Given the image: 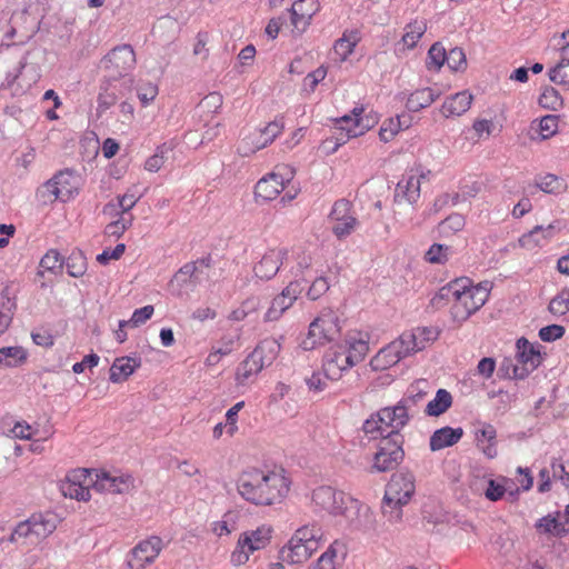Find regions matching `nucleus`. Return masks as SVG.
<instances>
[{
    "label": "nucleus",
    "mask_w": 569,
    "mask_h": 569,
    "mask_svg": "<svg viewBox=\"0 0 569 569\" xmlns=\"http://www.w3.org/2000/svg\"><path fill=\"white\" fill-rule=\"evenodd\" d=\"M134 486V479L130 475L98 471L89 469H74L61 481L60 490L64 497L78 501L90 499V487L99 492L124 493Z\"/></svg>",
    "instance_id": "f257e3e1"
},
{
    "label": "nucleus",
    "mask_w": 569,
    "mask_h": 569,
    "mask_svg": "<svg viewBox=\"0 0 569 569\" xmlns=\"http://www.w3.org/2000/svg\"><path fill=\"white\" fill-rule=\"evenodd\" d=\"M239 495L256 506H272L281 502L289 492L290 481L284 471L249 468L237 481Z\"/></svg>",
    "instance_id": "f03ea898"
},
{
    "label": "nucleus",
    "mask_w": 569,
    "mask_h": 569,
    "mask_svg": "<svg viewBox=\"0 0 569 569\" xmlns=\"http://www.w3.org/2000/svg\"><path fill=\"white\" fill-rule=\"evenodd\" d=\"M489 293L488 282L472 286L469 278H459L443 286L433 297L432 302L436 306H439L442 300L450 302L453 319L461 322L486 303Z\"/></svg>",
    "instance_id": "7ed1b4c3"
},
{
    "label": "nucleus",
    "mask_w": 569,
    "mask_h": 569,
    "mask_svg": "<svg viewBox=\"0 0 569 569\" xmlns=\"http://www.w3.org/2000/svg\"><path fill=\"white\" fill-rule=\"evenodd\" d=\"M311 500L317 509L335 517H343L355 529H366L371 523L372 515L369 507L333 487L316 488L312 491Z\"/></svg>",
    "instance_id": "20e7f679"
},
{
    "label": "nucleus",
    "mask_w": 569,
    "mask_h": 569,
    "mask_svg": "<svg viewBox=\"0 0 569 569\" xmlns=\"http://www.w3.org/2000/svg\"><path fill=\"white\" fill-rule=\"evenodd\" d=\"M326 542L322 529L317 525L298 528L288 543L282 547L281 559L291 565L306 562Z\"/></svg>",
    "instance_id": "39448f33"
},
{
    "label": "nucleus",
    "mask_w": 569,
    "mask_h": 569,
    "mask_svg": "<svg viewBox=\"0 0 569 569\" xmlns=\"http://www.w3.org/2000/svg\"><path fill=\"white\" fill-rule=\"evenodd\" d=\"M439 331L432 327L416 328L406 331L386 347L381 348L376 356H410L426 349V347L438 338Z\"/></svg>",
    "instance_id": "423d86ee"
},
{
    "label": "nucleus",
    "mask_w": 569,
    "mask_h": 569,
    "mask_svg": "<svg viewBox=\"0 0 569 569\" xmlns=\"http://www.w3.org/2000/svg\"><path fill=\"white\" fill-rule=\"evenodd\" d=\"M211 257H203L196 261L184 263L171 278L168 289L176 297H183L193 291L208 274L204 270L211 267Z\"/></svg>",
    "instance_id": "0eeeda50"
},
{
    "label": "nucleus",
    "mask_w": 569,
    "mask_h": 569,
    "mask_svg": "<svg viewBox=\"0 0 569 569\" xmlns=\"http://www.w3.org/2000/svg\"><path fill=\"white\" fill-rule=\"evenodd\" d=\"M58 526V516L53 512L33 513L30 518L17 525L11 533V541L21 539L29 545H37L49 537Z\"/></svg>",
    "instance_id": "6e6552de"
},
{
    "label": "nucleus",
    "mask_w": 569,
    "mask_h": 569,
    "mask_svg": "<svg viewBox=\"0 0 569 569\" xmlns=\"http://www.w3.org/2000/svg\"><path fill=\"white\" fill-rule=\"evenodd\" d=\"M340 319L333 310H323L309 326L307 337L300 346L305 351L316 350L332 341L340 332Z\"/></svg>",
    "instance_id": "1a4fd4ad"
},
{
    "label": "nucleus",
    "mask_w": 569,
    "mask_h": 569,
    "mask_svg": "<svg viewBox=\"0 0 569 569\" xmlns=\"http://www.w3.org/2000/svg\"><path fill=\"white\" fill-rule=\"evenodd\" d=\"M78 180L72 170H61L38 189L37 197L44 204L56 200L67 202L78 193Z\"/></svg>",
    "instance_id": "9d476101"
},
{
    "label": "nucleus",
    "mask_w": 569,
    "mask_h": 569,
    "mask_svg": "<svg viewBox=\"0 0 569 569\" xmlns=\"http://www.w3.org/2000/svg\"><path fill=\"white\" fill-rule=\"evenodd\" d=\"M363 108H353L351 114H345L336 119L337 146H341L349 139L363 134L377 123L376 116L363 114Z\"/></svg>",
    "instance_id": "9b49d317"
},
{
    "label": "nucleus",
    "mask_w": 569,
    "mask_h": 569,
    "mask_svg": "<svg viewBox=\"0 0 569 569\" xmlns=\"http://www.w3.org/2000/svg\"><path fill=\"white\" fill-rule=\"evenodd\" d=\"M108 71V78L128 80L126 76L136 66V54L131 46L122 44L113 48L101 61Z\"/></svg>",
    "instance_id": "f8f14e48"
},
{
    "label": "nucleus",
    "mask_w": 569,
    "mask_h": 569,
    "mask_svg": "<svg viewBox=\"0 0 569 569\" xmlns=\"http://www.w3.org/2000/svg\"><path fill=\"white\" fill-rule=\"evenodd\" d=\"M402 445L403 437L381 440L379 449L373 456L371 472H386L395 469L405 457Z\"/></svg>",
    "instance_id": "ddd939ff"
},
{
    "label": "nucleus",
    "mask_w": 569,
    "mask_h": 569,
    "mask_svg": "<svg viewBox=\"0 0 569 569\" xmlns=\"http://www.w3.org/2000/svg\"><path fill=\"white\" fill-rule=\"evenodd\" d=\"M277 172H271L261 178L254 187V196L262 201L274 200L284 189L286 183L293 178V170L287 166L278 167Z\"/></svg>",
    "instance_id": "4468645a"
},
{
    "label": "nucleus",
    "mask_w": 569,
    "mask_h": 569,
    "mask_svg": "<svg viewBox=\"0 0 569 569\" xmlns=\"http://www.w3.org/2000/svg\"><path fill=\"white\" fill-rule=\"evenodd\" d=\"M163 542L160 537L151 536L140 541L129 553L127 566L130 569H144L160 555Z\"/></svg>",
    "instance_id": "2eb2a0df"
},
{
    "label": "nucleus",
    "mask_w": 569,
    "mask_h": 569,
    "mask_svg": "<svg viewBox=\"0 0 569 569\" xmlns=\"http://www.w3.org/2000/svg\"><path fill=\"white\" fill-rule=\"evenodd\" d=\"M332 222V232L338 239H345L351 234L357 226L358 220L352 212L351 202L346 199L337 200L330 212Z\"/></svg>",
    "instance_id": "dca6fc26"
},
{
    "label": "nucleus",
    "mask_w": 569,
    "mask_h": 569,
    "mask_svg": "<svg viewBox=\"0 0 569 569\" xmlns=\"http://www.w3.org/2000/svg\"><path fill=\"white\" fill-rule=\"evenodd\" d=\"M407 400H400L393 407H385L378 410L385 429H387V438L402 437L400 430L403 429L409 422Z\"/></svg>",
    "instance_id": "f3484780"
},
{
    "label": "nucleus",
    "mask_w": 569,
    "mask_h": 569,
    "mask_svg": "<svg viewBox=\"0 0 569 569\" xmlns=\"http://www.w3.org/2000/svg\"><path fill=\"white\" fill-rule=\"evenodd\" d=\"M303 290L305 286L300 282V280L295 279L290 281L289 284L281 291V293L272 300L271 306L264 315V320H278L282 313L295 303Z\"/></svg>",
    "instance_id": "a211bd4d"
},
{
    "label": "nucleus",
    "mask_w": 569,
    "mask_h": 569,
    "mask_svg": "<svg viewBox=\"0 0 569 569\" xmlns=\"http://www.w3.org/2000/svg\"><path fill=\"white\" fill-rule=\"evenodd\" d=\"M416 491L415 476L409 471H399L391 476L387 483L385 495L392 501H405L409 503Z\"/></svg>",
    "instance_id": "6ab92c4d"
},
{
    "label": "nucleus",
    "mask_w": 569,
    "mask_h": 569,
    "mask_svg": "<svg viewBox=\"0 0 569 569\" xmlns=\"http://www.w3.org/2000/svg\"><path fill=\"white\" fill-rule=\"evenodd\" d=\"M131 80H118V79H106L100 86V92L98 96L99 113L106 112L110 107L116 104L120 97L126 94V91L130 90Z\"/></svg>",
    "instance_id": "aec40b11"
},
{
    "label": "nucleus",
    "mask_w": 569,
    "mask_h": 569,
    "mask_svg": "<svg viewBox=\"0 0 569 569\" xmlns=\"http://www.w3.org/2000/svg\"><path fill=\"white\" fill-rule=\"evenodd\" d=\"M425 177V173L419 169L407 171L397 183L395 200L398 202L407 201L411 204L416 203L420 198L421 179Z\"/></svg>",
    "instance_id": "412c9836"
},
{
    "label": "nucleus",
    "mask_w": 569,
    "mask_h": 569,
    "mask_svg": "<svg viewBox=\"0 0 569 569\" xmlns=\"http://www.w3.org/2000/svg\"><path fill=\"white\" fill-rule=\"evenodd\" d=\"M284 260H288V250L286 248L270 249L254 266V274L260 279L269 280L278 273L280 266L284 264Z\"/></svg>",
    "instance_id": "4be33fe9"
},
{
    "label": "nucleus",
    "mask_w": 569,
    "mask_h": 569,
    "mask_svg": "<svg viewBox=\"0 0 569 569\" xmlns=\"http://www.w3.org/2000/svg\"><path fill=\"white\" fill-rule=\"evenodd\" d=\"M542 358H503L500 371L508 379H525L541 365Z\"/></svg>",
    "instance_id": "5701e85b"
},
{
    "label": "nucleus",
    "mask_w": 569,
    "mask_h": 569,
    "mask_svg": "<svg viewBox=\"0 0 569 569\" xmlns=\"http://www.w3.org/2000/svg\"><path fill=\"white\" fill-rule=\"evenodd\" d=\"M283 128V117H277L273 121L269 122L264 128L247 137L244 141L248 144L252 146L251 151L254 152L272 143L274 139L282 132Z\"/></svg>",
    "instance_id": "b1692460"
},
{
    "label": "nucleus",
    "mask_w": 569,
    "mask_h": 569,
    "mask_svg": "<svg viewBox=\"0 0 569 569\" xmlns=\"http://www.w3.org/2000/svg\"><path fill=\"white\" fill-rule=\"evenodd\" d=\"M472 94L465 90L448 97L441 107V113L446 117H459L466 113L472 103Z\"/></svg>",
    "instance_id": "393cba45"
},
{
    "label": "nucleus",
    "mask_w": 569,
    "mask_h": 569,
    "mask_svg": "<svg viewBox=\"0 0 569 569\" xmlns=\"http://www.w3.org/2000/svg\"><path fill=\"white\" fill-rule=\"evenodd\" d=\"M555 228L549 224L547 227L536 226L529 232L519 238V246L528 250H535L546 244L553 236Z\"/></svg>",
    "instance_id": "a878e982"
},
{
    "label": "nucleus",
    "mask_w": 569,
    "mask_h": 569,
    "mask_svg": "<svg viewBox=\"0 0 569 569\" xmlns=\"http://www.w3.org/2000/svg\"><path fill=\"white\" fill-rule=\"evenodd\" d=\"M272 528L269 525H261L254 530H249L240 536V540L249 547L248 550L253 552L266 548L272 536Z\"/></svg>",
    "instance_id": "bb28decb"
},
{
    "label": "nucleus",
    "mask_w": 569,
    "mask_h": 569,
    "mask_svg": "<svg viewBox=\"0 0 569 569\" xmlns=\"http://www.w3.org/2000/svg\"><path fill=\"white\" fill-rule=\"evenodd\" d=\"M291 264L290 272L295 279L300 280L305 286L307 279L305 278V271L311 266V257L303 249H293L291 253H288V260H284V264Z\"/></svg>",
    "instance_id": "cd10ccee"
},
{
    "label": "nucleus",
    "mask_w": 569,
    "mask_h": 569,
    "mask_svg": "<svg viewBox=\"0 0 569 569\" xmlns=\"http://www.w3.org/2000/svg\"><path fill=\"white\" fill-rule=\"evenodd\" d=\"M463 435L461 428L443 427L436 430L430 437V449L438 451L457 443Z\"/></svg>",
    "instance_id": "c85d7f7f"
},
{
    "label": "nucleus",
    "mask_w": 569,
    "mask_h": 569,
    "mask_svg": "<svg viewBox=\"0 0 569 569\" xmlns=\"http://www.w3.org/2000/svg\"><path fill=\"white\" fill-rule=\"evenodd\" d=\"M141 358H114L110 367V380L113 383H120L127 380L137 368L140 367Z\"/></svg>",
    "instance_id": "c756f323"
},
{
    "label": "nucleus",
    "mask_w": 569,
    "mask_h": 569,
    "mask_svg": "<svg viewBox=\"0 0 569 569\" xmlns=\"http://www.w3.org/2000/svg\"><path fill=\"white\" fill-rule=\"evenodd\" d=\"M359 358H326L322 363L323 377L338 380L342 373L358 363Z\"/></svg>",
    "instance_id": "7c9ffc66"
},
{
    "label": "nucleus",
    "mask_w": 569,
    "mask_h": 569,
    "mask_svg": "<svg viewBox=\"0 0 569 569\" xmlns=\"http://www.w3.org/2000/svg\"><path fill=\"white\" fill-rule=\"evenodd\" d=\"M345 342L350 356H366L370 351V335L366 331H348L345 338Z\"/></svg>",
    "instance_id": "2f4dec72"
},
{
    "label": "nucleus",
    "mask_w": 569,
    "mask_h": 569,
    "mask_svg": "<svg viewBox=\"0 0 569 569\" xmlns=\"http://www.w3.org/2000/svg\"><path fill=\"white\" fill-rule=\"evenodd\" d=\"M439 91L431 88H422L412 92L407 99L406 107L411 112H418L429 107L438 97Z\"/></svg>",
    "instance_id": "473e14b6"
},
{
    "label": "nucleus",
    "mask_w": 569,
    "mask_h": 569,
    "mask_svg": "<svg viewBox=\"0 0 569 569\" xmlns=\"http://www.w3.org/2000/svg\"><path fill=\"white\" fill-rule=\"evenodd\" d=\"M359 41L360 33L358 30H346L342 33V37L335 42V53L340 58L341 61H345L353 52Z\"/></svg>",
    "instance_id": "72a5a7b5"
},
{
    "label": "nucleus",
    "mask_w": 569,
    "mask_h": 569,
    "mask_svg": "<svg viewBox=\"0 0 569 569\" xmlns=\"http://www.w3.org/2000/svg\"><path fill=\"white\" fill-rule=\"evenodd\" d=\"M263 366L262 358H244L236 370L237 382L240 385L247 383L261 371Z\"/></svg>",
    "instance_id": "f704fd0d"
},
{
    "label": "nucleus",
    "mask_w": 569,
    "mask_h": 569,
    "mask_svg": "<svg viewBox=\"0 0 569 569\" xmlns=\"http://www.w3.org/2000/svg\"><path fill=\"white\" fill-rule=\"evenodd\" d=\"M452 405V396L446 389H438L436 396L426 407V415L429 417H438L445 413Z\"/></svg>",
    "instance_id": "c9c22d12"
},
{
    "label": "nucleus",
    "mask_w": 569,
    "mask_h": 569,
    "mask_svg": "<svg viewBox=\"0 0 569 569\" xmlns=\"http://www.w3.org/2000/svg\"><path fill=\"white\" fill-rule=\"evenodd\" d=\"M427 31V23L425 20H413L406 24L405 33L401 38V43L406 49H413L421 37Z\"/></svg>",
    "instance_id": "e433bc0d"
},
{
    "label": "nucleus",
    "mask_w": 569,
    "mask_h": 569,
    "mask_svg": "<svg viewBox=\"0 0 569 569\" xmlns=\"http://www.w3.org/2000/svg\"><path fill=\"white\" fill-rule=\"evenodd\" d=\"M536 186L546 193L559 194L566 191L567 182L553 173H546L536 178Z\"/></svg>",
    "instance_id": "4c0bfd02"
},
{
    "label": "nucleus",
    "mask_w": 569,
    "mask_h": 569,
    "mask_svg": "<svg viewBox=\"0 0 569 569\" xmlns=\"http://www.w3.org/2000/svg\"><path fill=\"white\" fill-rule=\"evenodd\" d=\"M380 416L377 411L362 423L361 430L369 440H377L379 438H381V440L387 439V429H385L382 421L378 420Z\"/></svg>",
    "instance_id": "58836bf2"
},
{
    "label": "nucleus",
    "mask_w": 569,
    "mask_h": 569,
    "mask_svg": "<svg viewBox=\"0 0 569 569\" xmlns=\"http://www.w3.org/2000/svg\"><path fill=\"white\" fill-rule=\"evenodd\" d=\"M342 543L338 540H335L327 550L317 559V561L311 565L308 569H337L336 568V558L338 551L342 549Z\"/></svg>",
    "instance_id": "ea45409f"
},
{
    "label": "nucleus",
    "mask_w": 569,
    "mask_h": 569,
    "mask_svg": "<svg viewBox=\"0 0 569 569\" xmlns=\"http://www.w3.org/2000/svg\"><path fill=\"white\" fill-rule=\"evenodd\" d=\"M466 226L465 217L460 213H452L438 224L439 234L451 237L461 231Z\"/></svg>",
    "instance_id": "a19ab883"
},
{
    "label": "nucleus",
    "mask_w": 569,
    "mask_h": 569,
    "mask_svg": "<svg viewBox=\"0 0 569 569\" xmlns=\"http://www.w3.org/2000/svg\"><path fill=\"white\" fill-rule=\"evenodd\" d=\"M138 200L139 196H136V193H131L130 191H128L123 196L118 198V204H106L103 212L109 214H126L134 207Z\"/></svg>",
    "instance_id": "79ce46f5"
},
{
    "label": "nucleus",
    "mask_w": 569,
    "mask_h": 569,
    "mask_svg": "<svg viewBox=\"0 0 569 569\" xmlns=\"http://www.w3.org/2000/svg\"><path fill=\"white\" fill-rule=\"evenodd\" d=\"M406 505L407 502L405 501H396V498H392L391 501L387 498V495H385L381 506L382 515L389 522L397 523L402 519V507Z\"/></svg>",
    "instance_id": "37998d69"
},
{
    "label": "nucleus",
    "mask_w": 569,
    "mask_h": 569,
    "mask_svg": "<svg viewBox=\"0 0 569 569\" xmlns=\"http://www.w3.org/2000/svg\"><path fill=\"white\" fill-rule=\"evenodd\" d=\"M452 248L441 243H433L425 254V259L432 264H445L452 256Z\"/></svg>",
    "instance_id": "c03bdc74"
},
{
    "label": "nucleus",
    "mask_w": 569,
    "mask_h": 569,
    "mask_svg": "<svg viewBox=\"0 0 569 569\" xmlns=\"http://www.w3.org/2000/svg\"><path fill=\"white\" fill-rule=\"evenodd\" d=\"M64 264L68 274L73 278L82 277L87 270V259L79 250L72 251L67 258Z\"/></svg>",
    "instance_id": "a18cd8bd"
},
{
    "label": "nucleus",
    "mask_w": 569,
    "mask_h": 569,
    "mask_svg": "<svg viewBox=\"0 0 569 569\" xmlns=\"http://www.w3.org/2000/svg\"><path fill=\"white\" fill-rule=\"evenodd\" d=\"M447 50L440 42H435L427 54L426 67L428 70L439 71L446 63Z\"/></svg>",
    "instance_id": "49530a36"
},
{
    "label": "nucleus",
    "mask_w": 569,
    "mask_h": 569,
    "mask_svg": "<svg viewBox=\"0 0 569 569\" xmlns=\"http://www.w3.org/2000/svg\"><path fill=\"white\" fill-rule=\"evenodd\" d=\"M14 302L4 293L0 295V335L10 326L13 317Z\"/></svg>",
    "instance_id": "de8ad7c7"
},
{
    "label": "nucleus",
    "mask_w": 569,
    "mask_h": 569,
    "mask_svg": "<svg viewBox=\"0 0 569 569\" xmlns=\"http://www.w3.org/2000/svg\"><path fill=\"white\" fill-rule=\"evenodd\" d=\"M539 104L545 109L556 111L562 107L563 100L555 88L547 87L539 97Z\"/></svg>",
    "instance_id": "09e8293b"
},
{
    "label": "nucleus",
    "mask_w": 569,
    "mask_h": 569,
    "mask_svg": "<svg viewBox=\"0 0 569 569\" xmlns=\"http://www.w3.org/2000/svg\"><path fill=\"white\" fill-rule=\"evenodd\" d=\"M319 10V4L316 0H296L291 8L290 13L300 14L302 18H310Z\"/></svg>",
    "instance_id": "8fccbe9b"
},
{
    "label": "nucleus",
    "mask_w": 569,
    "mask_h": 569,
    "mask_svg": "<svg viewBox=\"0 0 569 569\" xmlns=\"http://www.w3.org/2000/svg\"><path fill=\"white\" fill-rule=\"evenodd\" d=\"M153 306L148 305L142 308L136 309L129 320H120V327L132 326L139 327L149 320L153 315Z\"/></svg>",
    "instance_id": "3c124183"
},
{
    "label": "nucleus",
    "mask_w": 569,
    "mask_h": 569,
    "mask_svg": "<svg viewBox=\"0 0 569 569\" xmlns=\"http://www.w3.org/2000/svg\"><path fill=\"white\" fill-rule=\"evenodd\" d=\"M515 347V356H546V352H542V346L540 343H532L525 337L517 339Z\"/></svg>",
    "instance_id": "603ef678"
},
{
    "label": "nucleus",
    "mask_w": 569,
    "mask_h": 569,
    "mask_svg": "<svg viewBox=\"0 0 569 569\" xmlns=\"http://www.w3.org/2000/svg\"><path fill=\"white\" fill-rule=\"evenodd\" d=\"M63 267V260L57 250H49L40 260V268L44 271L58 272Z\"/></svg>",
    "instance_id": "864d4df0"
},
{
    "label": "nucleus",
    "mask_w": 569,
    "mask_h": 569,
    "mask_svg": "<svg viewBox=\"0 0 569 569\" xmlns=\"http://www.w3.org/2000/svg\"><path fill=\"white\" fill-rule=\"evenodd\" d=\"M536 528L543 533H551L553 536H560L563 531V526L558 521L556 517L548 515L542 517L536 523Z\"/></svg>",
    "instance_id": "5fc2aeb1"
},
{
    "label": "nucleus",
    "mask_w": 569,
    "mask_h": 569,
    "mask_svg": "<svg viewBox=\"0 0 569 569\" xmlns=\"http://www.w3.org/2000/svg\"><path fill=\"white\" fill-rule=\"evenodd\" d=\"M120 217L108 223L104 229V233L109 237L120 238L124 231L131 226L132 217L126 218L124 214L119 213Z\"/></svg>",
    "instance_id": "6e6d98bb"
},
{
    "label": "nucleus",
    "mask_w": 569,
    "mask_h": 569,
    "mask_svg": "<svg viewBox=\"0 0 569 569\" xmlns=\"http://www.w3.org/2000/svg\"><path fill=\"white\" fill-rule=\"evenodd\" d=\"M549 311L555 316H563L569 311V290H562L549 302Z\"/></svg>",
    "instance_id": "4d7b16f0"
},
{
    "label": "nucleus",
    "mask_w": 569,
    "mask_h": 569,
    "mask_svg": "<svg viewBox=\"0 0 569 569\" xmlns=\"http://www.w3.org/2000/svg\"><path fill=\"white\" fill-rule=\"evenodd\" d=\"M446 63L453 71H459L466 68L467 60L463 50L455 47L447 52Z\"/></svg>",
    "instance_id": "13d9d810"
},
{
    "label": "nucleus",
    "mask_w": 569,
    "mask_h": 569,
    "mask_svg": "<svg viewBox=\"0 0 569 569\" xmlns=\"http://www.w3.org/2000/svg\"><path fill=\"white\" fill-rule=\"evenodd\" d=\"M244 401H239L234 403L226 413V432L228 436L232 437L238 431V413L243 408Z\"/></svg>",
    "instance_id": "bf43d9fd"
},
{
    "label": "nucleus",
    "mask_w": 569,
    "mask_h": 569,
    "mask_svg": "<svg viewBox=\"0 0 569 569\" xmlns=\"http://www.w3.org/2000/svg\"><path fill=\"white\" fill-rule=\"evenodd\" d=\"M281 351V345L278 339L273 337L266 338L259 342L253 353L258 356H277Z\"/></svg>",
    "instance_id": "052dcab7"
},
{
    "label": "nucleus",
    "mask_w": 569,
    "mask_h": 569,
    "mask_svg": "<svg viewBox=\"0 0 569 569\" xmlns=\"http://www.w3.org/2000/svg\"><path fill=\"white\" fill-rule=\"evenodd\" d=\"M549 79L558 84H569V62L559 61L549 70Z\"/></svg>",
    "instance_id": "680f3d73"
},
{
    "label": "nucleus",
    "mask_w": 569,
    "mask_h": 569,
    "mask_svg": "<svg viewBox=\"0 0 569 569\" xmlns=\"http://www.w3.org/2000/svg\"><path fill=\"white\" fill-rule=\"evenodd\" d=\"M158 94V87L151 82H144L137 88V97L143 107L148 106Z\"/></svg>",
    "instance_id": "e2e57ef3"
},
{
    "label": "nucleus",
    "mask_w": 569,
    "mask_h": 569,
    "mask_svg": "<svg viewBox=\"0 0 569 569\" xmlns=\"http://www.w3.org/2000/svg\"><path fill=\"white\" fill-rule=\"evenodd\" d=\"M247 549H249V547L247 545L244 546V543L239 538L237 546L230 556V562L232 566H242L249 560V557L253 551Z\"/></svg>",
    "instance_id": "0e129e2a"
},
{
    "label": "nucleus",
    "mask_w": 569,
    "mask_h": 569,
    "mask_svg": "<svg viewBox=\"0 0 569 569\" xmlns=\"http://www.w3.org/2000/svg\"><path fill=\"white\" fill-rule=\"evenodd\" d=\"M399 130L400 121L398 118H390L386 120L379 130L380 140L383 142L390 141L399 132Z\"/></svg>",
    "instance_id": "69168bd1"
},
{
    "label": "nucleus",
    "mask_w": 569,
    "mask_h": 569,
    "mask_svg": "<svg viewBox=\"0 0 569 569\" xmlns=\"http://www.w3.org/2000/svg\"><path fill=\"white\" fill-rule=\"evenodd\" d=\"M558 129V118L552 114L545 116L539 122V132L543 139L555 134Z\"/></svg>",
    "instance_id": "338daca9"
},
{
    "label": "nucleus",
    "mask_w": 569,
    "mask_h": 569,
    "mask_svg": "<svg viewBox=\"0 0 569 569\" xmlns=\"http://www.w3.org/2000/svg\"><path fill=\"white\" fill-rule=\"evenodd\" d=\"M168 151L166 146L159 147L154 154L146 160L144 169L150 172H157L164 163V154Z\"/></svg>",
    "instance_id": "774afa93"
}]
</instances>
